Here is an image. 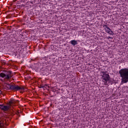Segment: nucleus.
Instances as JSON below:
<instances>
[{
  "mask_svg": "<svg viewBox=\"0 0 128 128\" xmlns=\"http://www.w3.org/2000/svg\"><path fill=\"white\" fill-rule=\"evenodd\" d=\"M103 28H104L106 32L109 34L110 36H114V32L110 29V27L107 25H104Z\"/></svg>",
  "mask_w": 128,
  "mask_h": 128,
  "instance_id": "4",
  "label": "nucleus"
},
{
  "mask_svg": "<svg viewBox=\"0 0 128 128\" xmlns=\"http://www.w3.org/2000/svg\"><path fill=\"white\" fill-rule=\"evenodd\" d=\"M16 102H18V100H14V99H12L10 102V106H12V104H16Z\"/></svg>",
  "mask_w": 128,
  "mask_h": 128,
  "instance_id": "9",
  "label": "nucleus"
},
{
  "mask_svg": "<svg viewBox=\"0 0 128 128\" xmlns=\"http://www.w3.org/2000/svg\"><path fill=\"white\" fill-rule=\"evenodd\" d=\"M11 90H24V88L20 87L18 85L12 84Z\"/></svg>",
  "mask_w": 128,
  "mask_h": 128,
  "instance_id": "5",
  "label": "nucleus"
},
{
  "mask_svg": "<svg viewBox=\"0 0 128 128\" xmlns=\"http://www.w3.org/2000/svg\"><path fill=\"white\" fill-rule=\"evenodd\" d=\"M102 80L105 86H108V84L110 82V75L105 72H102Z\"/></svg>",
  "mask_w": 128,
  "mask_h": 128,
  "instance_id": "2",
  "label": "nucleus"
},
{
  "mask_svg": "<svg viewBox=\"0 0 128 128\" xmlns=\"http://www.w3.org/2000/svg\"><path fill=\"white\" fill-rule=\"evenodd\" d=\"M70 42L72 46H76V44H78V41L76 40H72Z\"/></svg>",
  "mask_w": 128,
  "mask_h": 128,
  "instance_id": "8",
  "label": "nucleus"
},
{
  "mask_svg": "<svg viewBox=\"0 0 128 128\" xmlns=\"http://www.w3.org/2000/svg\"><path fill=\"white\" fill-rule=\"evenodd\" d=\"M108 40H110V38H112L111 36H108Z\"/></svg>",
  "mask_w": 128,
  "mask_h": 128,
  "instance_id": "10",
  "label": "nucleus"
},
{
  "mask_svg": "<svg viewBox=\"0 0 128 128\" xmlns=\"http://www.w3.org/2000/svg\"><path fill=\"white\" fill-rule=\"evenodd\" d=\"M0 108L4 112H8V110H10V106L0 105Z\"/></svg>",
  "mask_w": 128,
  "mask_h": 128,
  "instance_id": "6",
  "label": "nucleus"
},
{
  "mask_svg": "<svg viewBox=\"0 0 128 128\" xmlns=\"http://www.w3.org/2000/svg\"><path fill=\"white\" fill-rule=\"evenodd\" d=\"M0 94H2V91L0 90Z\"/></svg>",
  "mask_w": 128,
  "mask_h": 128,
  "instance_id": "11",
  "label": "nucleus"
},
{
  "mask_svg": "<svg viewBox=\"0 0 128 128\" xmlns=\"http://www.w3.org/2000/svg\"><path fill=\"white\" fill-rule=\"evenodd\" d=\"M4 86H6V90H12V84H8L4 82Z\"/></svg>",
  "mask_w": 128,
  "mask_h": 128,
  "instance_id": "7",
  "label": "nucleus"
},
{
  "mask_svg": "<svg viewBox=\"0 0 128 128\" xmlns=\"http://www.w3.org/2000/svg\"><path fill=\"white\" fill-rule=\"evenodd\" d=\"M0 78H6V80H10L12 76V72L9 71L7 72H5L4 73H0Z\"/></svg>",
  "mask_w": 128,
  "mask_h": 128,
  "instance_id": "3",
  "label": "nucleus"
},
{
  "mask_svg": "<svg viewBox=\"0 0 128 128\" xmlns=\"http://www.w3.org/2000/svg\"><path fill=\"white\" fill-rule=\"evenodd\" d=\"M119 74L122 78V82L126 84L128 82V68L122 69Z\"/></svg>",
  "mask_w": 128,
  "mask_h": 128,
  "instance_id": "1",
  "label": "nucleus"
}]
</instances>
